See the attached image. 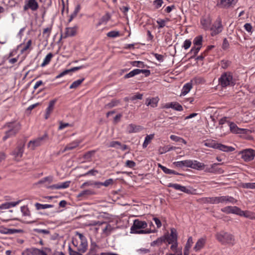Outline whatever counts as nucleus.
I'll use <instances>...</instances> for the list:
<instances>
[{
    "mask_svg": "<svg viewBox=\"0 0 255 255\" xmlns=\"http://www.w3.org/2000/svg\"><path fill=\"white\" fill-rule=\"evenodd\" d=\"M3 127L8 128L5 132V135L2 138V140L5 141L8 138L14 136L21 129V125L19 123L9 122L5 124Z\"/></svg>",
    "mask_w": 255,
    "mask_h": 255,
    "instance_id": "f257e3e1",
    "label": "nucleus"
},
{
    "mask_svg": "<svg viewBox=\"0 0 255 255\" xmlns=\"http://www.w3.org/2000/svg\"><path fill=\"white\" fill-rule=\"evenodd\" d=\"M216 239L222 244H229L234 245L235 242L234 236L230 233L225 231H221L216 234Z\"/></svg>",
    "mask_w": 255,
    "mask_h": 255,
    "instance_id": "f03ea898",
    "label": "nucleus"
},
{
    "mask_svg": "<svg viewBox=\"0 0 255 255\" xmlns=\"http://www.w3.org/2000/svg\"><path fill=\"white\" fill-rule=\"evenodd\" d=\"M219 83L223 87L228 86H233L235 83L233 80V76L231 72H224L219 79Z\"/></svg>",
    "mask_w": 255,
    "mask_h": 255,
    "instance_id": "7ed1b4c3",
    "label": "nucleus"
},
{
    "mask_svg": "<svg viewBox=\"0 0 255 255\" xmlns=\"http://www.w3.org/2000/svg\"><path fill=\"white\" fill-rule=\"evenodd\" d=\"M212 36H216L220 33L223 30V26L220 17H218L212 25L209 28Z\"/></svg>",
    "mask_w": 255,
    "mask_h": 255,
    "instance_id": "20e7f679",
    "label": "nucleus"
},
{
    "mask_svg": "<svg viewBox=\"0 0 255 255\" xmlns=\"http://www.w3.org/2000/svg\"><path fill=\"white\" fill-rule=\"evenodd\" d=\"M48 139V134L47 133H44L43 135L33 140H30L28 144L29 147L32 149H34L35 147L39 146L42 144L46 140Z\"/></svg>",
    "mask_w": 255,
    "mask_h": 255,
    "instance_id": "39448f33",
    "label": "nucleus"
},
{
    "mask_svg": "<svg viewBox=\"0 0 255 255\" xmlns=\"http://www.w3.org/2000/svg\"><path fill=\"white\" fill-rule=\"evenodd\" d=\"M229 127L231 131L233 133L249 135L252 132L250 129L238 128V126L233 122L229 123Z\"/></svg>",
    "mask_w": 255,
    "mask_h": 255,
    "instance_id": "423d86ee",
    "label": "nucleus"
},
{
    "mask_svg": "<svg viewBox=\"0 0 255 255\" xmlns=\"http://www.w3.org/2000/svg\"><path fill=\"white\" fill-rule=\"evenodd\" d=\"M147 224L145 221H140L136 219L134 221L132 226L131 227V233L135 234L134 232H139L140 229H145Z\"/></svg>",
    "mask_w": 255,
    "mask_h": 255,
    "instance_id": "0eeeda50",
    "label": "nucleus"
},
{
    "mask_svg": "<svg viewBox=\"0 0 255 255\" xmlns=\"http://www.w3.org/2000/svg\"><path fill=\"white\" fill-rule=\"evenodd\" d=\"M163 236L166 238L165 242L167 241L168 244H171L172 243H176L177 241V233L175 228H171L170 234L168 233L165 234Z\"/></svg>",
    "mask_w": 255,
    "mask_h": 255,
    "instance_id": "6e6552de",
    "label": "nucleus"
},
{
    "mask_svg": "<svg viewBox=\"0 0 255 255\" xmlns=\"http://www.w3.org/2000/svg\"><path fill=\"white\" fill-rule=\"evenodd\" d=\"M242 158L246 161H250L255 157V150L251 149H246L241 152Z\"/></svg>",
    "mask_w": 255,
    "mask_h": 255,
    "instance_id": "1a4fd4ad",
    "label": "nucleus"
},
{
    "mask_svg": "<svg viewBox=\"0 0 255 255\" xmlns=\"http://www.w3.org/2000/svg\"><path fill=\"white\" fill-rule=\"evenodd\" d=\"M140 73H143L145 75V77L149 76L150 74V71L147 69H135L132 71H130L128 73L126 74L124 78L125 79H128L136 75L139 74Z\"/></svg>",
    "mask_w": 255,
    "mask_h": 255,
    "instance_id": "9d476101",
    "label": "nucleus"
},
{
    "mask_svg": "<svg viewBox=\"0 0 255 255\" xmlns=\"http://www.w3.org/2000/svg\"><path fill=\"white\" fill-rule=\"evenodd\" d=\"M39 7V5L36 0H26L23 6L24 11L31 9L32 11H36Z\"/></svg>",
    "mask_w": 255,
    "mask_h": 255,
    "instance_id": "9b49d317",
    "label": "nucleus"
},
{
    "mask_svg": "<svg viewBox=\"0 0 255 255\" xmlns=\"http://www.w3.org/2000/svg\"><path fill=\"white\" fill-rule=\"evenodd\" d=\"M223 163H214L210 167L205 168V171L209 173H213L216 174H222L224 173V170L219 167V165L223 164Z\"/></svg>",
    "mask_w": 255,
    "mask_h": 255,
    "instance_id": "f8f14e48",
    "label": "nucleus"
},
{
    "mask_svg": "<svg viewBox=\"0 0 255 255\" xmlns=\"http://www.w3.org/2000/svg\"><path fill=\"white\" fill-rule=\"evenodd\" d=\"M238 2V0H220L217 5L221 8H228L233 7Z\"/></svg>",
    "mask_w": 255,
    "mask_h": 255,
    "instance_id": "ddd939ff",
    "label": "nucleus"
},
{
    "mask_svg": "<svg viewBox=\"0 0 255 255\" xmlns=\"http://www.w3.org/2000/svg\"><path fill=\"white\" fill-rule=\"evenodd\" d=\"M25 144L24 143H19L14 150L11 152V155L14 158H21L22 156Z\"/></svg>",
    "mask_w": 255,
    "mask_h": 255,
    "instance_id": "4468645a",
    "label": "nucleus"
},
{
    "mask_svg": "<svg viewBox=\"0 0 255 255\" xmlns=\"http://www.w3.org/2000/svg\"><path fill=\"white\" fill-rule=\"evenodd\" d=\"M221 211L226 214H234L239 216L241 209L237 206H227L221 209Z\"/></svg>",
    "mask_w": 255,
    "mask_h": 255,
    "instance_id": "2eb2a0df",
    "label": "nucleus"
},
{
    "mask_svg": "<svg viewBox=\"0 0 255 255\" xmlns=\"http://www.w3.org/2000/svg\"><path fill=\"white\" fill-rule=\"evenodd\" d=\"M167 186L168 187H172L176 190H180L186 193L190 194L192 193L190 189H187L186 187L181 186L180 184L170 183L168 184Z\"/></svg>",
    "mask_w": 255,
    "mask_h": 255,
    "instance_id": "dca6fc26",
    "label": "nucleus"
},
{
    "mask_svg": "<svg viewBox=\"0 0 255 255\" xmlns=\"http://www.w3.org/2000/svg\"><path fill=\"white\" fill-rule=\"evenodd\" d=\"M166 109L172 108L177 111H182L183 110L182 106L177 102H171L167 103L164 106Z\"/></svg>",
    "mask_w": 255,
    "mask_h": 255,
    "instance_id": "f3484780",
    "label": "nucleus"
},
{
    "mask_svg": "<svg viewBox=\"0 0 255 255\" xmlns=\"http://www.w3.org/2000/svg\"><path fill=\"white\" fill-rule=\"evenodd\" d=\"M237 200L234 198L229 196H219V203H231L233 204L236 203Z\"/></svg>",
    "mask_w": 255,
    "mask_h": 255,
    "instance_id": "a211bd4d",
    "label": "nucleus"
},
{
    "mask_svg": "<svg viewBox=\"0 0 255 255\" xmlns=\"http://www.w3.org/2000/svg\"><path fill=\"white\" fill-rule=\"evenodd\" d=\"M81 142V141L79 140H76L73 141V142L67 144L66 146L64 148V149L62 151H61V152L64 153L67 150L74 149V148L78 146Z\"/></svg>",
    "mask_w": 255,
    "mask_h": 255,
    "instance_id": "6ab92c4d",
    "label": "nucleus"
},
{
    "mask_svg": "<svg viewBox=\"0 0 255 255\" xmlns=\"http://www.w3.org/2000/svg\"><path fill=\"white\" fill-rule=\"evenodd\" d=\"M190 165L191 166H189V167L197 170L205 169V167L206 166L204 163L200 162L197 160L192 161L190 160Z\"/></svg>",
    "mask_w": 255,
    "mask_h": 255,
    "instance_id": "aec40b11",
    "label": "nucleus"
},
{
    "mask_svg": "<svg viewBox=\"0 0 255 255\" xmlns=\"http://www.w3.org/2000/svg\"><path fill=\"white\" fill-rule=\"evenodd\" d=\"M80 244L79 245V247L78 250L79 252H81L82 253H84L86 251L88 247L87 239L85 237L84 238L80 240Z\"/></svg>",
    "mask_w": 255,
    "mask_h": 255,
    "instance_id": "412c9836",
    "label": "nucleus"
},
{
    "mask_svg": "<svg viewBox=\"0 0 255 255\" xmlns=\"http://www.w3.org/2000/svg\"><path fill=\"white\" fill-rule=\"evenodd\" d=\"M56 102V99L50 101L48 107L47 108L46 110V113L45 115V119H47L49 117L50 114L51 113L54 109V106Z\"/></svg>",
    "mask_w": 255,
    "mask_h": 255,
    "instance_id": "4be33fe9",
    "label": "nucleus"
},
{
    "mask_svg": "<svg viewBox=\"0 0 255 255\" xmlns=\"http://www.w3.org/2000/svg\"><path fill=\"white\" fill-rule=\"evenodd\" d=\"M141 129V127L139 126H136L133 124H129L127 128V131L128 133L136 132Z\"/></svg>",
    "mask_w": 255,
    "mask_h": 255,
    "instance_id": "5701e85b",
    "label": "nucleus"
},
{
    "mask_svg": "<svg viewBox=\"0 0 255 255\" xmlns=\"http://www.w3.org/2000/svg\"><path fill=\"white\" fill-rule=\"evenodd\" d=\"M77 28V26H74L73 27H67L66 28V31L64 38H65L69 36H73L75 35Z\"/></svg>",
    "mask_w": 255,
    "mask_h": 255,
    "instance_id": "b1692460",
    "label": "nucleus"
},
{
    "mask_svg": "<svg viewBox=\"0 0 255 255\" xmlns=\"http://www.w3.org/2000/svg\"><path fill=\"white\" fill-rule=\"evenodd\" d=\"M159 101L158 97L152 98L151 99H146L145 104L148 106H150L152 108L157 107Z\"/></svg>",
    "mask_w": 255,
    "mask_h": 255,
    "instance_id": "393cba45",
    "label": "nucleus"
},
{
    "mask_svg": "<svg viewBox=\"0 0 255 255\" xmlns=\"http://www.w3.org/2000/svg\"><path fill=\"white\" fill-rule=\"evenodd\" d=\"M21 200H19L16 202L4 203L3 204H2L0 206V209H9L12 207H14L16 205H18L20 202H21Z\"/></svg>",
    "mask_w": 255,
    "mask_h": 255,
    "instance_id": "a878e982",
    "label": "nucleus"
},
{
    "mask_svg": "<svg viewBox=\"0 0 255 255\" xmlns=\"http://www.w3.org/2000/svg\"><path fill=\"white\" fill-rule=\"evenodd\" d=\"M111 15L109 12H107L106 14L103 15L100 19L98 23L97 24V26H99L103 24H106L107 22L111 18Z\"/></svg>",
    "mask_w": 255,
    "mask_h": 255,
    "instance_id": "bb28decb",
    "label": "nucleus"
},
{
    "mask_svg": "<svg viewBox=\"0 0 255 255\" xmlns=\"http://www.w3.org/2000/svg\"><path fill=\"white\" fill-rule=\"evenodd\" d=\"M216 149L226 152H231L235 150V148L232 146H228L219 143L217 144Z\"/></svg>",
    "mask_w": 255,
    "mask_h": 255,
    "instance_id": "cd10ccee",
    "label": "nucleus"
},
{
    "mask_svg": "<svg viewBox=\"0 0 255 255\" xmlns=\"http://www.w3.org/2000/svg\"><path fill=\"white\" fill-rule=\"evenodd\" d=\"M20 230L17 229H10L0 227V233L4 234H13L15 233H19Z\"/></svg>",
    "mask_w": 255,
    "mask_h": 255,
    "instance_id": "c85d7f7f",
    "label": "nucleus"
},
{
    "mask_svg": "<svg viewBox=\"0 0 255 255\" xmlns=\"http://www.w3.org/2000/svg\"><path fill=\"white\" fill-rule=\"evenodd\" d=\"M173 164L178 167H182L183 166L189 167V166H191L190 160L174 162Z\"/></svg>",
    "mask_w": 255,
    "mask_h": 255,
    "instance_id": "c756f323",
    "label": "nucleus"
},
{
    "mask_svg": "<svg viewBox=\"0 0 255 255\" xmlns=\"http://www.w3.org/2000/svg\"><path fill=\"white\" fill-rule=\"evenodd\" d=\"M165 238L162 236L158 238H157L155 241L151 242L150 243V246L152 247L154 246H160L163 243L165 242Z\"/></svg>",
    "mask_w": 255,
    "mask_h": 255,
    "instance_id": "7c9ffc66",
    "label": "nucleus"
},
{
    "mask_svg": "<svg viewBox=\"0 0 255 255\" xmlns=\"http://www.w3.org/2000/svg\"><path fill=\"white\" fill-rule=\"evenodd\" d=\"M94 194V192L91 190H85L81 191L77 195V197L80 198H86L87 196L93 195Z\"/></svg>",
    "mask_w": 255,
    "mask_h": 255,
    "instance_id": "2f4dec72",
    "label": "nucleus"
},
{
    "mask_svg": "<svg viewBox=\"0 0 255 255\" xmlns=\"http://www.w3.org/2000/svg\"><path fill=\"white\" fill-rule=\"evenodd\" d=\"M205 243V241L204 239H200L196 243V245L194 247V250L196 252L200 250L204 246Z\"/></svg>",
    "mask_w": 255,
    "mask_h": 255,
    "instance_id": "473e14b6",
    "label": "nucleus"
},
{
    "mask_svg": "<svg viewBox=\"0 0 255 255\" xmlns=\"http://www.w3.org/2000/svg\"><path fill=\"white\" fill-rule=\"evenodd\" d=\"M113 179L110 178V179L106 180L104 182H95L94 184L95 186H97L98 187H99L100 186H105V187H108L110 185L113 184Z\"/></svg>",
    "mask_w": 255,
    "mask_h": 255,
    "instance_id": "72a5a7b5",
    "label": "nucleus"
},
{
    "mask_svg": "<svg viewBox=\"0 0 255 255\" xmlns=\"http://www.w3.org/2000/svg\"><path fill=\"white\" fill-rule=\"evenodd\" d=\"M192 87V84L191 83H186L183 87L181 92V95H186L191 89Z\"/></svg>",
    "mask_w": 255,
    "mask_h": 255,
    "instance_id": "f704fd0d",
    "label": "nucleus"
},
{
    "mask_svg": "<svg viewBox=\"0 0 255 255\" xmlns=\"http://www.w3.org/2000/svg\"><path fill=\"white\" fill-rule=\"evenodd\" d=\"M53 206L54 205L51 204H41L39 203H36L35 204V207L37 210L52 208Z\"/></svg>",
    "mask_w": 255,
    "mask_h": 255,
    "instance_id": "c9c22d12",
    "label": "nucleus"
},
{
    "mask_svg": "<svg viewBox=\"0 0 255 255\" xmlns=\"http://www.w3.org/2000/svg\"><path fill=\"white\" fill-rule=\"evenodd\" d=\"M154 134L147 135L145 138L144 142L142 144V147L145 148L147 147V145L151 142V140L153 138Z\"/></svg>",
    "mask_w": 255,
    "mask_h": 255,
    "instance_id": "e433bc0d",
    "label": "nucleus"
},
{
    "mask_svg": "<svg viewBox=\"0 0 255 255\" xmlns=\"http://www.w3.org/2000/svg\"><path fill=\"white\" fill-rule=\"evenodd\" d=\"M53 55L52 53H48L45 57L44 59L43 63L41 64V66L44 67L45 65L48 64L50 62L52 58L53 57Z\"/></svg>",
    "mask_w": 255,
    "mask_h": 255,
    "instance_id": "4c0bfd02",
    "label": "nucleus"
},
{
    "mask_svg": "<svg viewBox=\"0 0 255 255\" xmlns=\"http://www.w3.org/2000/svg\"><path fill=\"white\" fill-rule=\"evenodd\" d=\"M252 212H251L250 211H242L241 209L240 212L239 216H243L244 217H246L247 218H249L250 219H251L252 216L253 215Z\"/></svg>",
    "mask_w": 255,
    "mask_h": 255,
    "instance_id": "58836bf2",
    "label": "nucleus"
},
{
    "mask_svg": "<svg viewBox=\"0 0 255 255\" xmlns=\"http://www.w3.org/2000/svg\"><path fill=\"white\" fill-rule=\"evenodd\" d=\"M203 36L202 35H198L193 40V44L195 46H201L202 45Z\"/></svg>",
    "mask_w": 255,
    "mask_h": 255,
    "instance_id": "ea45409f",
    "label": "nucleus"
},
{
    "mask_svg": "<svg viewBox=\"0 0 255 255\" xmlns=\"http://www.w3.org/2000/svg\"><path fill=\"white\" fill-rule=\"evenodd\" d=\"M85 78L79 79L77 81H74L70 86V89H76L78 88L82 83L84 81Z\"/></svg>",
    "mask_w": 255,
    "mask_h": 255,
    "instance_id": "a19ab883",
    "label": "nucleus"
},
{
    "mask_svg": "<svg viewBox=\"0 0 255 255\" xmlns=\"http://www.w3.org/2000/svg\"><path fill=\"white\" fill-rule=\"evenodd\" d=\"M218 143L215 140H211L204 143V145L207 147L216 149Z\"/></svg>",
    "mask_w": 255,
    "mask_h": 255,
    "instance_id": "79ce46f5",
    "label": "nucleus"
},
{
    "mask_svg": "<svg viewBox=\"0 0 255 255\" xmlns=\"http://www.w3.org/2000/svg\"><path fill=\"white\" fill-rule=\"evenodd\" d=\"M53 181V177L51 176H47L42 178L35 183L36 185L39 184H43L46 182H48L49 183H51Z\"/></svg>",
    "mask_w": 255,
    "mask_h": 255,
    "instance_id": "37998d69",
    "label": "nucleus"
},
{
    "mask_svg": "<svg viewBox=\"0 0 255 255\" xmlns=\"http://www.w3.org/2000/svg\"><path fill=\"white\" fill-rule=\"evenodd\" d=\"M130 64L133 66H135L139 68H144L145 65L143 62L139 61H133L130 62Z\"/></svg>",
    "mask_w": 255,
    "mask_h": 255,
    "instance_id": "c03bdc74",
    "label": "nucleus"
},
{
    "mask_svg": "<svg viewBox=\"0 0 255 255\" xmlns=\"http://www.w3.org/2000/svg\"><path fill=\"white\" fill-rule=\"evenodd\" d=\"M44 251L36 248H31V255H43Z\"/></svg>",
    "mask_w": 255,
    "mask_h": 255,
    "instance_id": "a18cd8bd",
    "label": "nucleus"
},
{
    "mask_svg": "<svg viewBox=\"0 0 255 255\" xmlns=\"http://www.w3.org/2000/svg\"><path fill=\"white\" fill-rule=\"evenodd\" d=\"M207 202L210 204H219V196L208 198Z\"/></svg>",
    "mask_w": 255,
    "mask_h": 255,
    "instance_id": "49530a36",
    "label": "nucleus"
},
{
    "mask_svg": "<svg viewBox=\"0 0 255 255\" xmlns=\"http://www.w3.org/2000/svg\"><path fill=\"white\" fill-rule=\"evenodd\" d=\"M21 211L24 216H29L30 215V211L26 206H23L21 207Z\"/></svg>",
    "mask_w": 255,
    "mask_h": 255,
    "instance_id": "de8ad7c7",
    "label": "nucleus"
},
{
    "mask_svg": "<svg viewBox=\"0 0 255 255\" xmlns=\"http://www.w3.org/2000/svg\"><path fill=\"white\" fill-rule=\"evenodd\" d=\"M119 101L117 100H112L110 103L105 105V108L108 109L112 108L118 105Z\"/></svg>",
    "mask_w": 255,
    "mask_h": 255,
    "instance_id": "09e8293b",
    "label": "nucleus"
},
{
    "mask_svg": "<svg viewBox=\"0 0 255 255\" xmlns=\"http://www.w3.org/2000/svg\"><path fill=\"white\" fill-rule=\"evenodd\" d=\"M231 64V62L229 60H222L221 61V66L222 68L226 69Z\"/></svg>",
    "mask_w": 255,
    "mask_h": 255,
    "instance_id": "8fccbe9b",
    "label": "nucleus"
},
{
    "mask_svg": "<svg viewBox=\"0 0 255 255\" xmlns=\"http://www.w3.org/2000/svg\"><path fill=\"white\" fill-rule=\"evenodd\" d=\"M95 153V150L89 151L85 153L83 155V158L85 159L89 160Z\"/></svg>",
    "mask_w": 255,
    "mask_h": 255,
    "instance_id": "3c124183",
    "label": "nucleus"
},
{
    "mask_svg": "<svg viewBox=\"0 0 255 255\" xmlns=\"http://www.w3.org/2000/svg\"><path fill=\"white\" fill-rule=\"evenodd\" d=\"M122 145V143L118 141H112L110 142L109 145V147L119 148V146Z\"/></svg>",
    "mask_w": 255,
    "mask_h": 255,
    "instance_id": "603ef678",
    "label": "nucleus"
},
{
    "mask_svg": "<svg viewBox=\"0 0 255 255\" xmlns=\"http://www.w3.org/2000/svg\"><path fill=\"white\" fill-rule=\"evenodd\" d=\"M156 231L155 230H151L150 229L140 230L139 232H134V233H135V234H149L151 233H154Z\"/></svg>",
    "mask_w": 255,
    "mask_h": 255,
    "instance_id": "864d4df0",
    "label": "nucleus"
},
{
    "mask_svg": "<svg viewBox=\"0 0 255 255\" xmlns=\"http://www.w3.org/2000/svg\"><path fill=\"white\" fill-rule=\"evenodd\" d=\"M158 24V28L160 29L165 26V20L162 19H159L156 21Z\"/></svg>",
    "mask_w": 255,
    "mask_h": 255,
    "instance_id": "5fc2aeb1",
    "label": "nucleus"
},
{
    "mask_svg": "<svg viewBox=\"0 0 255 255\" xmlns=\"http://www.w3.org/2000/svg\"><path fill=\"white\" fill-rule=\"evenodd\" d=\"M97 245L95 242H92L91 243V248L89 251V255H90L92 253H96L97 252V251L96 250V248L97 247Z\"/></svg>",
    "mask_w": 255,
    "mask_h": 255,
    "instance_id": "6e6d98bb",
    "label": "nucleus"
},
{
    "mask_svg": "<svg viewBox=\"0 0 255 255\" xmlns=\"http://www.w3.org/2000/svg\"><path fill=\"white\" fill-rule=\"evenodd\" d=\"M119 32L117 31H110L107 34V36L109 37H116L119 36Z\"/></svg>",
    "mask_w": 255,
    "mask_h": 255,
    "instance_id": "4d7b16f0",
    "label": "nucleus"
},
{
    "mask_svg": "<svg viewBox=\"0 0 255 255\" xmlns=\"http://www.w3.org/2000/svg\"><path fill=\"white\" fill-rule=\"evenodd\" d=\"M243 187L249 189H255V183H245L243 184Z\"/></svg>",
    "mask_w": 255,
    "mask_h": 255,
    "instance_id": "13d9d810",
    "label": "nucleus"
},
{
    "mask_svg": "<svg viewBox=\"0 0 255 255\" xmlns=\"http://www.w3.org/2000/svg\"><path fill=\"white\" fill-rule=\"evenodd\" d=\"M201 22L203 26V28L205 30H208L209 29L210 23L208 22V21L207 20H206L205 19L201 20Z\"/></svg>",
    "mask_w": 255,
    "mask_h": 255,
    "instance_id": "bf43d9fd",
    "label": "nucleus"
},
{
    "mask_svg": "<svg viewBox=\"0 0 255 255\" xmlns=\"http://www.w3.org/2000/svg\"><path fill=\"white\" fill-rule=\"evenodd\" d=\"M192 244H193L192 238L191 237H190L188 238V241L186 244V246L185 247L184 249H185L186 250H189Z\"/></svg>",
    "mask_w": 255,
    "mask_h": 255,
    "instance_id": "052dcab7",
    "label": "nucleus"
},
{
    "mask_svg": "<svg viewBox=\"0 0 255 255\" xmlns=\"http://www.w3.org/2000/svg\"><path fill=\"white\" fill-rule=\"evenodd\" d=\"M191 82H194L196 84H200L203 83L204 82V80L201 77H195L191 81Z\"/></svg>",
    "mask_w": 255,
    "mask_h": 255,
    "instance_id": "680f3d73",
    "label": "nucleus"
},
{
    "mask_svg": "<svg viewBox=\"0 0 255 255\" xmlns=\"http://www.w3.org/2000/svg\"><path fill=\"white\" fill-rule=\"evenodd\" d=\"M98 173V170L93 169H91V170L88 171L87 172L83 174L82 176H87V175H92L95 176Z\"/></svg>",
    "mask_w": 255,
    "mask_h": 255,
    "instance_id": "e2e57ef3",
    "label": "nucleus"
},
{
    "mask_svg": "<svg viewBox=\"0 0 255 255\" xmlns=\"http://www.w3.org/2000/svg\"><path fill=\"white\" fill-rule=\"evenodd\" d=\"M191 40H189V39H186L184 42L183 47L185 49H188L191 46Z\"/></svg>",
    "mask_w": 255,
    "mask_h": 255,
    "instance_id": "0e129e2a",
    "label": "nucleus"
},
{
    "mask_svg": "<svg viewBox=\"0 0 255 255\" xmlns=\"http://www.w3.org/2000/svg\"><path fill=\"white\" fill-rule=\"evenodd\" d=\"M229 42L227 40V38H225L223 40L222 47L224 50H226L229 48Z\"/></svg>",
    "mask_w": 255,
    "mask_h": 255,
    "instance_id": "69168bd1",
    "label": "nucleus"
},
{
    "mask_svg": "<svg viewBox=\"0 0 255 255\" xmlns=\"http://www.w3.org/2000/svg\"><path fill=\"white\" fill-rule=\"evenodd\" d=\"M135 163L132 160H127L126 162V166L129 168H133L135 166Z\"/></svg>",
    "mask_w": 255,
    "mask_h": 255,
    "instance_id": "338daca9",
    "label": "nucleus"
},
{
    "mask_svg": "<svg viewBox=\"0 0 255 255\" xmlns=\"http://www.w3.org/2000/svg\"><path fill=\"white\" fill-rule=\"evenodd\" d=\"M68 251L69 253V255H82L79 252L73 251L70 246L68 248Z\"/></svg>",
    "mask_w": 255,
    "mask_h": 255,
    "instance_id": "774afa93",
    "label": "nucleus"
}]
</instances>
